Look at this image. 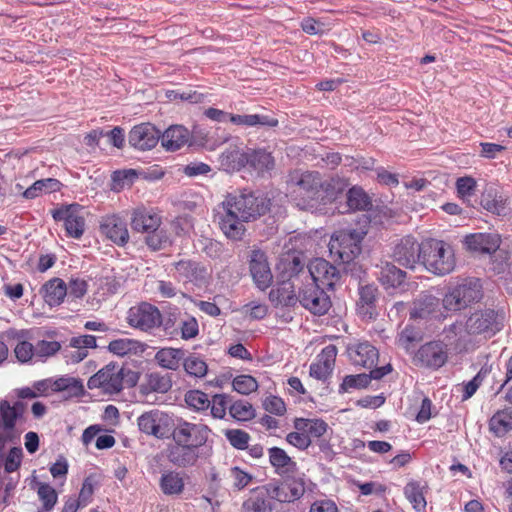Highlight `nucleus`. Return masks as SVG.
<instances>
[{"label": "nucleus", "instance_id": "nucleus-13", "mask_svg": "<svg viewBox=\"0 0 512 512\" xmlns=\"http://www.w3.org/2000/svg\"><path fill=\"white\" fill-rule=\"evenodd\" d=\"M448 360V347L442 341H430L422 345L415 354L414 362L422 367L439 369Z\"/></svg>", "mask_w": 512, "mask_h": 512}, {"label": "nucleus", "instance_id": "nucleus-54", "mask_svg": "<svg viewBox=\"0 0 512 512\" xmlns=\"http://www.w3.org/2000/svg\"><path fill=\"white\" fill-rule=\"evenodd\" d=\"M230 415L238 421H249L255 417V410L248 401L239 400L229 407Z\"/></svg>", "mask_w": 512, "mask_h": 512}, {"label": "nucleus", "instance_id": "nucleus-53", "mask_svg": "<svg viewBox=\"0 0 512 512\" xmlns=\"http://www.w3.org/2000/svg\"><path fill=\"white\" fill-rule=\"evenodd\" d=\"M422 340V334L420 331L412 326H406L398 337V345L403 348L406 352H410L415 344Z\"/></svg>", "mask_w": 512, "mask_h": 512}, {"label": "nucleus", "instance_id": "nucleus-32", "mask_svg": "<svg viewBox=\"0 0 512 512\" xmlns=\"http://www.w3.org/2000/svg\"><path fill=\"white\" fill-rule=\"evenodd\" d=\"M268 456L276 474L284 476L296 470V462L283 449L271 447L268 449Z\"/></svg>", "mask_w": 512, "mask_h": 512}, {"label": "nucleus", "instance_id": "nucleus-10", "mask_svg": "<svg viewBox=\"0 0 512 512\" xmlns=\"http://www.w3.org/2000/svg\"><path fill=\"white\" fill-rule=\"evenodd\" d=\"M306 282L313 281L325 289H333L341 279V273L330 262L323 258H316L310 262L305 272Z\"/></svg>", "mask_w": 512, "mask_h": 512}, {"label": "nucleus", "instance_id": "nucleus-11", "mask_svg": "<svg viewBox=\"0 0 512 512\" xmlns=\"http://www.w3.org/2000/svg\"><path fill=\"white\" fill-rule=\"evenodd\" d=\"M139 430L158 439L168 438L171 432L172 419L160 410H151L137 419Z\"/></svg>", "mask_w": 512, "mask_h": 512}, {"label": "nucleus", "instance_id": "nucleus-36", "mask_svg": "<svg viewBox=\"0 0 512 512\" xmlns=\"http://www.w3.org/2000/svg\"><path fill=\"white\" fill-rule=\"evenodd\" d=\"M247 165L258 174H264L274 169L275 160L270 152L263 149L247 152Z\"/></svg>", "mask_w": 512, "mask_h": 512}, {"label": "nucleus", "instance_id": "nucleus-35", "mask_svg": "<svg viewBox=\"0 0 512 512\" xmlns=\"http://www.w3.org/2000/svg\"><path fill=\"white\" fill-rule=\"evenodd\" d=\"M42 290L44 291V300L50 306H58L60 305L65 296L67 295V285L60 278H53L47 281Z\"/></svg>", "mask_w": 512, "mask_h": 512}, {"label": "nucleus", "instance_id": "nucleus-24", "mask_svg": "<svg viewBox=\"0 0 512 512\" xmlns=\"http://www.w3.org/2000/svg\"><path fill=\"white\" fill-rule=\"evenodd\" d=\"M179 280L201 286L206 282V268L198 262L180 260L174 264Z\"/></svg>", "mask_w": 512, "mask_h": 512}, {"label": "nucleus", "instance_id": "nucleus-18", "mask_svg": "<svg viewBox=\"0 0 512 512\" xmlns=\"http://www.w3.org/2000/svg\"><path fill=\"white\" fill-rule=\"evenodd\" d=\"M249 269L254 283L260 290H265L271 285L273 275L267 261V256L263 251H251Z\"/></svg>", "mask_w": 512, "mask_h": 512}, {"label": "nucleus", "instance_id": "nucleus-20", "mask_svg": "<svg viewBox=\"0 0 512 512\" xmlns=\"http://www.w3.org/2000/svg\"><path fill=\"white\" fill-rule=\"evenodd\" d=\"M202 449L172 442L167 448V459L176 467L189 468L197 464Z\"/></svg>", "mask_w": 512, "mask_h": 512}, {"label": "nucleus", "instance_id": "nucleus-43", "mask_svg": "<svg viewBox=\"0 0 512 512\" xmlns=\"http://www.w3.org/2000/svg\"><path fill=\"white\" fill-rule=\"evenodd\" d=\"M62 183L55 178L40 179L34 182L24 192L23 196L26 199H34L39 197L43 192L52 193L61 189Z\"/></svg>", "mask_w": 512, "mask_h": 512}, {"label": "nucleus", "instance_id": "nucleus-7", "mask_svg": "<svg viewBox=\"0 0 512 512\" xmlns=\"http://www.w3.org/2000/svg\"><path fill=\"white\" fill-rule=\"evenodd\" d=\"M127 323L142 332H152L162 326L160 310L148 302H140L129 308L126 317Z\"/></svg>", "mask_w": 512, "mask_h": 512}, {"label": "nucleus", "instance_id": "nucleus-38", "mask_svg": "<svg viewBox=\"0 0 512 512\" xmlns=\"http://www.w3.org/2000/svg\"><path fill=\"white\" fill-rule=\"evenodd\" d=\"M272 505L260 487L251 490L250 496L243 502L241 512H272Z\"/></svg>", "mask_w": 512, "mask_h": 512}, {"label": "nucleus", "instance_id": "nucleus-19", "mask_svg": "<svg viewBox=\"0 0 512 512\" xmlns=\"http://www.w3.org/2000/svg\"><path fill=\"white\" fill-rule=\"evenodd\" d=\"M347 353L354 365L371 370L376 368L379 352L369 342L363 341L350 344L347 348Z\"/></svg>", "mask_w": 512, "mask_h": 512}, {"label": "nucleus", "instance_id": "nucleus-41", "mask_svg": "<svg viewBox=\"0 0 512 512\" xmlns=\"http://www.w3.org/2000/svg\"><path fill=\"white\" fill-rule=\"evenodd\" d=\"M294 427L298 431H304L311 440V438L322 437L327 432L328 424L321 419L297 418Z\"/></svg>", "mask_w": 512, "mask_h": 512}, {"label": "nucleus", "instance_id": "nucleus-5", "mask_svg": "<svg viewBox=\"0 0 512 512\" xmlns=\"http://www.w3.org/2000/svg\"><path fill=\"white\" fill-rule=\"evenodd\" d=\"M483 297L482 285L477 278H467L461 283L449 288L442 303L448 311H460Z\"/></svg>", "mask_w": 512, "mask_h": 512}, {"label": "nucleus", "instance_id": "nucleus-23", "mask_svg": "<svg viewBox=\"0 0 512 512\" xmlns=\"http://www.w3.org/2000/svg\"><path fill=\"white\" fill-rule=\"evenodd\" d=\"M392 367L390 364L385 366L374 368L370 371L369 374H357V375H347L342 384L340 385V392H347L350 389H362L366 388L372 379L379 380L388 373H390Z\"/></svg>", "mask_w": 512, "mask_h": 512}, {"label": "nucleus", "instance_id": "nucleus-33", "mask_svg": "<svg viewBox=\"0 0 512 512\" xmlns=\"http://www.w3.org/2000/svg\"><path fill=\"white\" fill-rule=\"evenodd\" d=\"M159 487L166 496L181 495L185 489V482L181 472L175 470L163 472L159 480Z\"/></svg>", "mask_w": 512, "mask_h": 512}, {"label": "nucleus", "instance_id": "nucleus-51", "mask_svg": "<svg viewBox=\"0 0 512 512\" xmlns=\"http://www.w3.org/2000/svg\"><path fill=\"white\" fill-rule=\"evenodd\" d=\"M183 367L189 376L196 378L204 377L208 371L207 363L196 354H190L187 357L185 356Z\"/></svg>", "mask_w": 512, "mask_h": 512}, {"label": "nucleus", "instance_id": "nucleus-37", "mask_svg": "<svg viewBox=\"0 0 512 512\" xmlns=\"http://www.w3.org/2000/svg\"><path fill=\"white\" fill-rule=\"evenodd\" d=\"M281 265L283 267V274L288 277L286 281H290L298 285H302L306 282L305 272L307 269L299 257H288L281 262Z\"/></svg>", "mask_w": 512, "mask_h": 512}, {"label": "nucleus", "instance_id": "nucleus-29", "mask_svg": "<svg viewBox=\"0 0 512 512\" xmlns=\"http://www.w3.org/2000/svg\"><path fill=\"white\" fill-rule=\"evenodd\" d=\"M162 146L169 151H176L190 140V132L182 125L170 126L160 135Z\"/></svg>", "mask_w": 512, "mask_h": 512}, {"label": "nucleus", "instance_id": "nucleus-8", "mask_svg": "<svg viewBox=\"0 0 512 512\" xmlns=\"http://www.w3.org/2000/svg\"><path fill=\"white\" fill-rule=\"evenodd\" d=\"M324 289L313 281L304 282L299 286L298 302L310 313L318 316L324 315L331 308L330 297Z\"/></svg>", "mask_w": 512, "mask_h": 512}, {"label": "nucleus", "instance_id": "nucleus-6", "mask_svg": "<svg viewBox=\"0 0 512 512\" xmlns=\"http://www.w3.org/2000/svg\"><path fill=\"white\" fill-rule=\"evenodd\" d=\"M503 315L493 309L478 310L465 322V331L469 335L491 337L502 329Z\"/></svg>", "mask_w": 512, "mask_h": 512}, {"label": "nucleus", "instance_id": "nucleus-34", "mask_svg": "<svg viewBox=\"0 0 512 512\" xmlns=\"http://www.w3.org/2000/svg\"><path fill=\"white\" fill-rule=\"evenodd\" d=\"M185 358V350L180 348L166 347L161 348L155 354L157 364L168 370L176 371Z\"/></svg>", "mask_w": 512, "mask_h": 512}, {"label": "nucleus", "instance_id": "nucleus-49", "mask_svg": "<svg viewBox=\"0 0 512 512\" xmlns=\"http://www.w3.org/2000/svg\"><path fill=\"white\" fill-rule=\"evenodd\" d=\"M20 419L16 412L11 409L8 400H0V430L17 433L15 431L16 422Z\"/></svg>", "mask_w": 512, "mask_h": 512}, {"label": "nucleus", "instance_id": "nucleus-1", "mask_svg": "<svg viewBox=\"0 0 512 512\" xmlns=\"http://www.w3.org/2000/svg\"><path fill=\"white\" fill-rule=\"evenodd\" d=\"M270 207V198L259 191L244 188L229 193L221 203L220 229L227 238L240 241L246 233L245 223L265 215Z\"/></svg>", "mask_w": 512, "mask_h": 512}, {"label": "nucleus", "instance_id": "nucleus-3", "mask_svg": "<svg viewBox=\"0 0 512 512\" xmlns=\"http://www.w3.org/2000/svg\"><path fill=\"white\" fill-rule=\"evenodd\" d=\"M362 235L356 230H340L333 234L330 240V251L336 253L343 264L346 273L361 278L364 273L354 259L361 253Z\"/></svg>", "mask_w": 512, "mask_h": 512}, {"label": "nucleus", "instance_id": "nucleus-16", "mask_svg": "<svg viewBox=\"0 0 512 512\" xmlns=\"http://www.w3.org/2000/svg\"><path fill=\"white\" fill-rule=\"evenodd\" d=\"M161 132L150 123L134 126L128 134V143L134 149L147 151L153 149L161 139Z\"/></svg>", "mask_w": 512, "mask_h": 512}, {"label": "nucleus", "instance_id": "nucleus-44", "mask_svg": "<svg viewBox=\"0 0 512 512\" xmlns=\"http://www.w3.org/2000/svg\"><path fill=\"white\" fill-rule=\"evenodd\" d=\"M424 486L420 482L411 480L404 487V495L417 512L425 511L427 502L424 496Z\"/></svg>", "mask_w": 512, "mask_h": 512}, {"label": "nucleus", "instance_id": "nucleus-31", "mask_svg": "<svg viewBox=\"0 0 512 512\" xmlns=\"http://www.w3.org/2000/svg\"><path fill=\"white\" fill-rule=\"evenodd\" d=\"M406 278V272L390 262H382L378 279L385 290L399 288Z\"/></svg>", "mask_w": 512, "mask_h": 512}, {"label": "nucleus", "instance_id": "nucleus-26", "mask_svg": "<svg viewBox=\"0 0 512 512\" xmlns=\"http://www.w3.org/2000/svg\"><path fill=\"white\" fill-rule=\"evenodd\" d=\"M172 388L171 374H162L160 372H150L144 377L143 382L139 386V391L142 395H149L150 393H167Z\"/></svg>", "mask_w": 512, "mask_h": 512}, {"label": "nucleus", "instance_id": "nucleus-46", "mask_svg": "<svg viewBox=\"0 0 512 512\" xmlns=\"http://www.w3.org/2000/svg\"><path fill=\"white\" fill-rule=\"evenodd\" d=\"M219 159L226 170H240L247 166V152H242L237 148L225 150Z\"/></svg>", "mask_w": 512, "mask_h": 512}, {"label": "nucleus", "instance_id": "nucleus-17", "mask_svg": "<svg viewBox=\"0 0 512 512\" xmlns=\"http://www.w3.org/2000/svg\"><path fill=\"white\" fill-rule=\"evenodd\" d=\"M393 257L398 264L414 269L417 263L422 264V243L419 244L414 237H404L395 246Z\"/></svg>", "mask_w": 512, "mask_h": 512}, {"label": "nucleus", "instance_id": "nucleus-28", "mask_svg": "<svg viewBox=\"0 0 512 512\" xmlns=\"http://www.w3.org/2000/svg\"><path fill=\"white\" fill-rule=\"evenodd\" d=\"M161 218L146 209H137L131 218V227L136 232L150 233L159 229Z\"/></svg>", "mask_w": 512, "mask_h": 512}, {"label": "nucleus", "instance_id": "nucleus-42", "mask_svg": "<svg viewBox=\"0 0 512 512\" xmlns=\"http://www.w3.org/2000/svg\"><path fill=\"white\" fill-rule=\"evenodd\" d=\"M321 200L320 202L331 201L337 198L348 186L346 179L335 176L327 180L321 178Z\"/></svg>", "mask_w": 512, "mask_h": 512}, {"label": "nucleus", "instance_id": "nucleus-61", "mask_svg": "<svg viewBox=\"0 0 512 512\" xmlns=\"http://www.w3.org/2000/svg\"><path fill=\"white\" fill-rule=\"evenodd\" d=\"M225 435L234 448L239 450L248 448L250 436L247 432L240 429H231L227 430Z\"/></svg>", "mask_w": 512, "mask_h": 512}, {"label": "nucleus", "instance_id": "nucleus-55", "mask_svg": "<svg viewBox=\"0 0 512 512\" xmlns=\"http://www.w3.org/2000/svg\"><path fill=\"white\" fill-rule=\"evenodd\" d=\"M185 402L190 408L196 411L206 410L211 404L208 395L200 390H190L186 392Z\"/></svg>", "mask_w": 512, "mask_h": 512}, {"label": "nucleus", "instance_id": "nucleus-4", "mask_svg": "<svg viewBox=\"0 0 512 512\" xmlns=\"http://www.w3.org/2000/svg\"><path fill=\"white\" fill-rule=\"evenodd\" d=\"M422 264L429 272L438 276L451 273L456 265L452 246L437 239L423 241Z\"/></svg>", "mask_w": 512, "mask_h": 512}, {"label": "nucleus", "instance_id": "nucleus-62", "mask_svg": "<svg viewBox=\"0 0 512 512\" xmlns=\"http://www.w3.org/2000/svg\"><path fill=\"white\" fill-rule=\"evenodd\" d=\"M230 477L233 480V488L236 490H242L247 487L253 480V475L245 472L241 468L234 466L230 468Z\"/></svg>", "mask_w": 512, "mask_h": 512}, {"label": "nucleus", "instance_id": "nucleus-56", "mask_svg": "<svg viewBox=\"0 0 512 512\" xmlns=\"http://www.w3.org/2000/svg\"><path fill=\"white\" fill-rule=\"evenodd\" d=\"M37 494L43 504V510L51 511L58 500L56 490L47 483H39Z\"/></svg>", "mask_w": 512, "mask_h": 512}, {"label": "nucleus", "instance_id": "nucleus-30", "mask_svg": "<svg viewBox=\"0 0 512 512\" xmlns=\"http://www.w3.org/2000/svg\"><path fill=\"white\" fill-rule=\"evenodd\" d=\"M440 300L429 292H424L419 295L413 302L410 310V318H426L436 312L439 308Z\"/></svg>", "mask_w": 512, "mask_h": 512}, {"label": "nucleus", "instance_id": "nucleus-21", "mask_svg": "<svg viewBox=\"0 0 512 512\" xmlns=\"http://www.w3.org/2000/svg\"><path fill=\"white\" fill-rule=\"evenodd\" d=\"M100 231L118 246H124L129 241L127 223L117 215L105 217L100 224Z\"/></svg>", "mask_w": 512, "mask_h": 512}, {"label": "nucleus", "instance_id": "nucleus-58", "mask_svg": "<svg viewBox=\"0 0 512 512\" xmlns=\"http://www.w3.org/2000/svg\"><path fill=\"white\" fill-rule=\"evenodd\" d=\"M97 485L98 481L94 475H89L84 479L78 499L76 500L80 503V505H82V507L87 506L91 502L95 487Z\"/></svg>", "mask_w": 512, "mask_h": 512}, {"label": "nucleus", "instance_id": "nucleus-27", "mask_svg": "<svg viewBox=\"0 0 512 512\" xmlns=\"http://www.w3.org/2000/svg\"><path fill=\"white\" fill-rule=\"evenodd\" d=\"M298 284L290 281H282L277 287L269 292V300L275 305L294 307L298 303V294L294 289L298 288Z\"/></svg>", "mask_w": 512, "mask_h": 512}, {"label": "nucleus", "instance_id": "nucleus-52", "mask_svg": "<svg viewBox=\"0 0 512 512\" xmlns=\"http://www.w3.org/2000/svg\"><path fill=\"white\" fill-rule=\"evenodd\" d=\"M259 487L260 492L263 491L268 500L275 499L281 503L292 502L291 497L288 495L287 489H285L283 483L270 482L266 485Z\"/></svg>", "mask_w": 512, "mask_h": 512}, {"label": "nucleus", "instance_id": "nucleus-39", "mask_svg": "<svg viewBox=\"0 0 512 512\" xmlns=\"http://www.w3.org/2000/svg\"><path fill=\"white\" fill-rule=\"evenodd\" d=\"M229 121L234 125L245 126V127H254V126H268L275 127L278 124V120L275 118H271L266 115L259 114H245V115H234L230 114Z\"/></svg>", "mask_w": 512, "mask_h": 512}, {"label": "nucleus", "instance_id": "nucleus-22", "mask_svg": "<svg viewBox=\"0 0 512 512\" xmlns=\"http://www.w3.org/2000/svg\"><path fill=\"white\" fill-rule=\"evenodd\" d=\"M336 355V346L328 345L323 348L316 361L310 365V376L317 380H327L333 371Z\"/></svg>", "mask_w": 512, "mask_h": 512}, {"label": "nucleus", "instance_id": "nucleus-45", "mask_svg": "<svg viewBox=\"0 0 512 512\" xmlns=\"http://www.w3.org/2000/svg\"><path fill=\"white\" fill-rule=\"evenodd\" d=\"M481 205L487 211L499 216L506 214V198H504V196L499 194L496 190H487L482 195Z\"/></svg>", "mask_w": 512, "mask_h": 512}, {"label": "nucleus", "instance_id": "nucleus-9", "mask_svg": "<svg viewBox=\"0 0 512 512\" xmlns=\"http://www.w3.org/2000/svg\"><path fill=\"white\" fill-rule=\"evenodd\" d=\"M209 433L210 429L206 425L180 420L173 428L171 427L170 435L175 443L202 449Z\"/></svg>", "mask_w": 512, "mask_h": 512}, {"label": "nucleus", "instance_id": "nucleus-50", "mask_svg": "<svg viewBox=\"0 0 512 512\" xmlns=\"http://www.w3.org/2000/svg\"><path fill=\"white\" fill-rule=\"evenodd\" d=\"M61 350V344L58 341L39 340L34 345L35 363L45 362Z\"/></svg>", "mask_w": 512, "mask_h": 512}, {"label": "nucleus", "instance_id": "nucleus-14", "mask_svg": "<svg viewBox=\"0 0 512 512\" xmlns=\"http://www.w3.org/2000/svg\"><path fill=\"white\" fill-rule=\"evenodd\" d=\"M80 206L71 204L52 211L55 221H63L69 237L79 239L85 230V219L79 214Z\"/></svg>", "mask_w": 512, "mask_h": 512}, {"label": "nucleus", "instance_id": "nucleus-48", "mask_svg": "<svg viewBox=\"0 0 512 512\" xmlns=\"http://www.w3.org/2000/svg\"><path fill=\"white\" fill-rule=\"evenodd\" d=\"M54 382V392L66 391L70 397H80L84 395V386L80 379L74 377H60Z\"/></svg>", "mask_w": 512, "mask_h": 512}, {"label": "nucleus", "instance_id": "nucleus-12", "mask_svg": "<svg viewBox=\"0 0 512 512\" xmlns=\"http://www.w3.org/2000/svg\"><path fill=\"white\" fill-rule=\"evenodd\" d=\"M89 389H102L105 394H118L123 390L121 386L120 366L109 363L88 379Z\"/></svg>", "mask_w": 512, "mask_h": 512}, {"label": "nucleus", "instance_id": "nucleus-57", "mask_svg": "<svg viewBox=\"0 0 512 512\" xmlns=\"http://www.w3.org/2000/svg\"><path fill=\"white\" fill-rule=\"evenodd\" d=\"M232 386L236 392L248 395L258 389V382L251 375H239L233 379Z\"/></svg>", "mask_w": 512, "mask_h": 512}, {"label": "nucleus", "instance_id": "nucleus-47", "mask_svg": "<svg viewBox=\"0 0 512 512\" xmlns=\"http://www.w3.org/2000/svg\"><path fill=\"white\" fill-rule=\"evenodd\" d=\"M347 205L352 211H365L371 206L368 194L359 186H353L347 192Z\"/></svg>", "mask_w": 512, "mask_h": 512}, {"label": "nucleus", "instance_id": "nucleus-40", "mask_svg": "<svg viewBox=\"0 0 512 512\" xmlns=\"http://www.w3.org/2000/svg\"><path fill=\"white\" fill-rule=\"evenodd\" d=\"M490 431L497 437H502L512 430V409L497 411L489 421Z\"/></svg>", "mask_w": 512, "mask_h": 512}, {"label": "nucleus", "instance_id": "nucleus-15", "mask_svg": "<svg viewBox=\"0 0 512 512\" xmlns=\"http://www.w3.org/2000/svg\"><path fill=\"white\" fill-rule=\"evenodd\" d=\"M359 298L356 302L357 314L365 320L375 319L378 315L377 303L379 299L378 287L373 283H362L358 285Z\"/></svg>", "mask_w": 512, "mask_h": 512}, {"label": "nucleus", "instance_id": "nucleus-64", "mask_svg": "<svg viewBox=\"0 0 512 512\" xmlns=\"http://www.w3.org/2000/svg\"><path fill=\"white\" fill-rule=\"evenodd\" d=\"M23 456L22 448L13 447L10 449L4 464L5 471L7 473L15 472L21 465Z\"/></svg>", "mask_w": 512, "mask_h": 512}, {"label": "nucleus", "instance_id": "nucleus-59", "mask_svg": "<svg viewBox=\"0 0 512 512\" xmlns=\"http://www.w3.org/2000/svg\"><path fill=\"white\" fill-rule=\"evenodd\" d=\"M14 353L21 363H35L34 345L26 340H21L16 344Z\"/></svg>", "mask_w": 512, "mask_h": 512}, {"label": "nucleus", "instance_id": "nucleus-2", "mask_svg": "<svg viewBox=\"0 0 512 512\" xmlns=\"http://www.w3.org/2000/svg\"><path fill=\"white\" fill-rule=\"evenodd\" d=\"M286 184L292 201L301 209L315 208L321 200V174L318 171L294 169Z\"/></svg>", "mask_w": 512, "mask_h": 512}, {"label": "nucleus", "instance_id": "nucleus-63", "mask_svg": "<svg viewBox=\"0 0 512 512\" xmlns=\"http://www.w3.org/2000/svg\"><path fill=\"white\" fill-rule=\"evenodd\" d=\"M263 407L267 412L277 416H282L286 412V405L284 401L280 397L273 395L264 399Z\"/></svg>", "mask_w": 512, "mask_h": 512}, {"label": "nucleus", "instance_id": "nucleus-25", "mask_svg": "<svg viewBox=\"0 0 512 512\" xmlns=\"http://www.w3.org/2000/svg\"><path fill=\"white\" fill-rule=\"evenodd\" d=\"M500 237L491 233H476L465 237V244L471 251L481 254H492L500 246Z\"/></svg>", "mask_w": 512, "mask_h": 512}, {"label": "nucleus", "instance_id": "nucleus-60", "mask_svg": "<svg viewBox=\"0 0 512 512\" xmlns=\"http://www.w3.org/2000/svg\"><path fill=\"white\" fill-rule=\"evenodd\" d=\"M137 342L131 339H116L109 343L108 350L118 356H124L136 350Z\"/></svg>", "mask_w": 512, "mask_h": 512}]
</instances>
